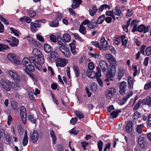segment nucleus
<instances>
[{
    "instance_id": "obj_57",
    "label": "nucleus",
    "mask_w": 151,
    "mask_h": 151,
    "mask_svg": "<svg viewBox=\"0 0 151 151\" xmlns=\"http://www.w3.org/2000/svg\"><path fill=\"white\" fill-rule=\"evenodd\" d=\"M10 30L11 31V33H13L14 35L18 37L19 36V34L18 31L14 28L12 27L10 28Z\"/></svg>"
},
{
    "instance_id": "obj_27",
    "label": "nucleus",
    "mask_w": 151,
    "mask_h": 151,
    "mask_svg": "<svg viewBox=\"0 0 151 151\" xmlns=\"http://www.w3.org/2000/svg\"><path fill=\"white\" fill-rule=\"evenodd\" d=\"M101 46L102 47L106 48H107L108 46V42L106 40L105 38L104 37H102L101 39Z\"/></svg>"
},
{
    "instance_id": "obj_7",
    "label": "nucleus",
    "mask_w": 151,
    "mask_h": 151,
    "mask_svg": "<svg viewBox=\"0 0 151 151\" xmlns=\"http://www.w3.org/2000/svg\"><path fill=\"white\" fill-rule=\"evenodd\" d=\"M59 49L66 57L68 58L70 56V51L68 48L66 47L64 45H62L59 47Z\"/></svg>"
},
{
    "instance_id": "obj_17",
    "label": "nucleus",
    "mask_w": 151,
    "mask_h": 151,
    "mask_svg": "<svg viewBox=\"0 0 151 151\" xmlns=\"http://www.w3.org/2000/svg\"><path fill=\"white\" fill-rule=\"evenodd\" d=\"M30 26L31 31L32 32H36L38 30V28L40 27V24L32 22L30 24Z\"/></svg>"
},
{
    "instance_id": "obj_2",
    "label": "nucleus",
    "mask_w": 151,
    "mask_h": 151,
    "mask_svg": "<svg viewBox=\"0 0 151 151\" xmlns=\"http://www.w3.org/2000/svg\"><path fill=\"white\" fill-rule=\"evenodd\" d=\"M106 58L109 62L111 65V68L109 73L112 76L115 75L116 72V69L117 65V62L116 59L111 54L108 53L105 55Z\"/></svg>"
},
{
    "instance_id": "obj_11",
    "label": "nucleus",
    "mask_w": 151,
    "mask_h": 151,
    "mask_svg": "<svg viewBox=\"0 0 151 151\" xmlns=\"http://www.w3.org/2000/svg\"><path fill=\"white\" fill-rule=\"evenodd\" d=\"M20 114L23 123L25 124L26 123L27 114L26 109L23 106L20 107Z\"/></svg>"
},
{
    "instance_id": "obj_42",
    "label": "nucleus",
    "mask_w": 151,
    "mask_h": 151,
    "mask_svg": "<svg viewBox=\"0 0 151 151\" xmlns=\"http://www.w3.org/2000/svg\"><path fill=\"white\" fill-rule=\"evenodd\" d=\"M9 49L8 45L0 44V51L4 52L5 50H8Z\"/></svg>"
},
{
    "instance_id": "obj_46",
    "label": "nucleus",
    "mask_w": 151,
    "mask_h": 151,
    "mask_svg": "<svg viewBox=\"0 0 151 151\" xmlns=\"http://www.w3.org/2000/svg\"><path fill=\"white\" fill-rule=\"evenodd\" d=\"M29 119L32 123L35 124L36 123L37 118L33 115L31 114H30L29 116Z\"/></svg>"
},
{
    "instance_id": "obj_19",
    "label": "nucleus",
    "mask_w": 151,
    "mask_h": 151,
    "mask_svg": "<svg viewBox=\"0 0 151 151\" xmlns=\"http://www.w3.org/2000/svg\"><path fill=\"white\" fill-rule=\"evenodd\" d=\"M135 81V80L134 78L131 76H129L128 77L127 82L128 88L129 89H130L133 88L134 83Z\"/></svg>"
},
{
    "instance_id": "obj_9",
    "label": "nucleus",
    "mask_w": 151,
    "mask_h": 151,
    "mask_svg": "<svg viewBox=\"0 0 151 151\" xmlns=\"http://www.w3.org/2000/svg\"><path fill=\"white\" fill-rule=\"evenodd\" d=\"M22 62L23 64L25 66L30 65L31 64V62L35 65L34 62H35V59L33 57H29V58H24L23 59Z\"/></svg>"
},
{
    "instance_id": "obj_64",
    "label": "nucleus",
    "mask_w": 151,
    "mask_h": 151,
    "mask_svg": "<svg viewBox=\"0 0 151 151\" xmlns=\"http://www.w3.org/2000/svg\"><path fill=\"white\" fill-rule=\"evenodd\" d=\"M11 104L12 109L14 110L16 109L17 108V102L14 101L11 102Z\"/></svg>"
},
{
    "instance_id": "obj_23",
    "label": "nucleus",
    "mask_w": 151,
    "mask_h": 151,
    "mask_svg": "<svg viewBox=\"0 0 151 151\" xmlns=\"http://www.w3.org/2000/svg\"><path fill=\"white\" fill-rule=\"evenodd\" d=\"M138 143L142 148H144L146 147L145 142L143 140V138L141 137H139L138 140Z\"/></svg>"
},
{
    "instance_id": "obj_29",
    "label": "nucleus",
    "mask_w": 151,
    "mask_h": 151,
    "mask_svg": "<svg viewBox=\"0 0 151 151\" xmlns=\"http://www.w3.org/2000/svg\"><path fill=\"white\" fill-rule=\"evenodd\" d=\"M74 42H75L73 41V42L69 44L71 52L74 55H75L76 53Z\"/></svg>"
},
{
    "instance_id": "obj_13",
    "label": "nucleus",
    "mask_w": 151,
    "mask_h": 151,
    "mask_svg": "<svg viewBox=\"0 0 151 151\" xmlns=\"http://www.w3.org/2000/svg\"><path fill=\"white\" fill-rule=\"evenodd\" d=\"M95 22L93 20L90 21L88 19H85L82 22V24L84 25H87L90 29H93L96 27V25L94 24Z\"/></svg>"
},
{
    "instance_id": "obj_25",
    "label": "nucleus",
    "mask_w": 151,
    "mask_h": 151,
    "mask_svg": "<svg viewBox=\"0 0 151 151\" xmlns=\"http://www.w3.org/2000/svg\"><path fill=\"white\" fill-rule=\"evenodd\" d=\"M120 38L122 45L126 47L127 46L128 39L126 38V36L124 35H121Z\"/></svg>"
},
{
    "instance_id": "obj_4",
    "label": "nucleus",
    "mask_w": 151,
    "mask_h": 151,
    "mask_svg": "<svg viewBox=\"0 0 151 151\" xmlns=\"http://www.w3.org/2000/svg\"><path fill=\"white\" fill-rule=\"evenodd\" d=\"M150 28L149 25H148L146 27L143 25H140L138 27L135 26L134 28L132 30L133 32L138 31L139 32H143L144 33L147 32L149 30Z\"/></svg>"
},
{
    "instance_id": "obj_45",
    "label": "nucleus",
    "mask_w": 151,
    "mask_h": 151,
    "mask_svg": "<svg viewBox=\"0 0 151 151\" xmlns=\"http://www.w3.org/2000/svg\"><path fill=\"white\" fill-rule=\"evenodd\" d=\"M143 103L148 106H151V97L148 96L146 99H144L143 101Z\"/></svg>"
},
{
    "instance_id": "obj_53",
    "label": "nucleus",
    "mask_w": 151,
    "mask_h": 151,
    "mask_svg": "<svg viewBox=\"0 0 151 151\" xmlns=\"http://www.w3.org/2000/svg\"><path fill=\"white\" fill-rule=\"evenodd\" d=\"M27 12L29 16L31 17H34L36 14V12L32 10L31 9H29L27 10Z\"/></svg>"
},
{
    "instance_id": "obj_12",
    "label": "nucleus",
    "mask_w": 151,
    "mask_h": 151,
    "mask_svg": "<svg viewBox=\"0 0 151 151\" xmlns=\"http://www.w3.org/2000/svg\"><path fill=\"white\" fill-rule=\"evenodd\" d=\"M68 62V60L66 59L59 58L56 62V65L57 67H63L66 65Z\"/></svg>"
},
{
    "instance_id": "obj_48",
    "label": "nucleus",
    "mask_w": 151,
    "mask_h": 151,
    "mask_svg": "<svg viewBox=\"0 0 151 151\" xmlns=\"http://www.w3.org/2000/svg\"><path fill=\"white\" fill-rule=\"evenodd\" d=\"M108 76L109 78H107L105 79V81L107 82V86H109L110 85V83H109V80L113 81L114 80V76H112L111 75V74L109 73V72L108 74Z\"/></svg>"
},
{
    "instance_id": "obj_41",
    "label": "nucleus",
    "mask_w": 151,
    "mask_h": 151,
    "mask_svg": "<svg viewBox=\"0 0 151 151\" xmlns=\"http://www.w3.org/2000/svg\"><path fill=\"white\" fill-rule=\"evenodd\" d=\"M9 49L8 45L0 44V51L4 52L5 50H8Z\"/></svg>"
},
{
    "instance_id": "obj_37",
    "label": "nucleus",
    "mask_w": 151,
    "mask_h": 151,
    "mask_svg": "<svg viewBox=\"0 0 151 151\" xmlns=\"http://www.w3.org/2000/svg\"><path fill=\"white\" fill-rule=\"evenodd\" d=\"M44 49L45 52L47 53L50 52L52 50L51 47L46 43L44 45Z\"/></svg>"
},
{
    "instance_id": "obj_32",
    "label": "nucleus",
    "mask_w": 151,
    "mask_h": 151,
    "mask_svg": "<svg viewBox=\"0 0 151 151\" xmlns=\"http://www.w3.org/2000/svg\"><path fill=\"white\" fill-rule=\"evenodd\" d=\"M121 111V110L120 109L116 110L113 111L110 113L111 117L113 118L116 117L117 116L119 113Z\"/></svg>"
},
{
    "instance_id": "obj_14",
    "label": "nucleus",
    "mask_w": 151,
    "mask_h": 151,
    "mask_svg": "<svg viewBox=\"0 0 151 151\" xmlns=\"http://www.w3.org/2000/svg\"><path fill=\"white\" fill-rule=\"evenodd\" d=\"M9 74L14 79V80L17 82H20V79L19 76L14 70H9Z\"/></svg>"
},
{
    "instance_id": "obj_55",
    "label": "nucleus",
    "mask_w": 151,
    "mask_h": 151,
    "mask_svg": "<svg viewBox=\"0 0 151 151\" xmlns=\"http://www.w3.org/2000/svg\"><path fill=\"white\" fill-rule=\"evenodd\" d=\"M142 103V100L141 99H140L139 100L138 102L136 104L135 106H134L133 110H137L138 109Z\"/></svg>"
},
{
    "instance_id": "obj_34",
    "label": "nucleus",
    "mask_w": 151,
    "mask_h": 151,
    "mask_svg": "<svg viewBox=\"0 0 151 151\" xmlns=\"http://www.w3.org/2000/svg\"><path fill=\"white\" fill-rule=\"evenodd\" d=\"M59 22L58 19H55L53 20L49 24V25L51 27H56L58 26Z\"/></svg>"
},
{
    "instance_id": "obj_62",
    "label": "nucleus",
    "mask_w": 151,
    "mask_h": 151,
    "mask_svg": "<svg viewBox=\"0 0 151 151\" xmlns=\"http://www.w3.org/2000/svg\"><path fill=\"white\" fill-rule=\"evenodd\" d=\"M0 19L1 21L4 24L8 25L9 24V22L7 20L4 18L2 15H0Z\"/></svg>"
},
{
    "instance_id": "obj_51",
    "label": "nucleus",
    "mask_w": 151,
    "mask_h": 151,
    "mask_svg": "<svg viewBox=\"0 0 151 151\" xmlns=\"http://www.w3.org/2000/svg\"><path fill=\"white\" fill-rule=\"evenodd\" d=\"M39 44V42L38 41L34 40L32 42H31L29 45L32 47L34 48L37 47Z\"/></svg>"
},
{
    "instance_id": "obj_52",
    "label": "nucleus",
    "mask_w": 151,
    "mask_h": 151,
    "mask_svg": "<svg viewBox=\"0 0 151 151\" xmlns=\"http://www.w3.org/2000/svg\"><path fill=\"white\" fill-rule=\"evenodd\" d=\"M97 145L99 151H102L103 142L101 140H99L97 143Z\"/></svg>"
},
{
    "instance_id": "obj_3",
    "label": "nucleus",
    "mask_w": 151,
    "mask_h": 151,
    "mask_svg": "<svg viewBox=\"0 0 151 151\" xmlns=\"http://www.w3.org/2000/svg\"><path fill=\"white\" fill-rule=\"evenodd\" d=\"M96 72L95 73L93 71L90 70H87L86 75L87 76L91 78L94 79L96 78L99 76H101V70L99 67L96 68Z\"/></svg>"
},
{
    "instance_id": "obj_33",
    "label": "nucleus",
    "mask_w": 151,
    "mask_h": 151,
    "mask_svg": "<svg viewBox=\"0 0 151 151\" xmlns=\"http://www.w3.org/2000/svg\"><path fill=\"white\" fill-rule=\"evenodd\" d=\"M28 137H27V131L26 130L22 141V144L23 146H25L27 145L28 142Z\"/></svg>"
},
{
    "instance_id": "obj_44",
    "label": "nucleus",
    "mask_w": 151,
    "mask_h": 151,
    "mask_svg": "<svg viewBox=\"0 0 151 151\" xmlns=\"http://www.w3.org/2000/svg\"><path fill=\"white\" fill-rule=\"evenodd\" d=\"M50 134L51 135V137L52 138V141L53 144L54 145L56 143V136L54 134V131L53 129L50 130Z\"/></svg>"
},
{
    "instance_id": "obj_50",
    "label": "nucleus",
    "mask_w": 151,
    "mask_h": 151,
    "mask_svg": "<svg viewBox=\"0 0 151 151\" xmlns=\"http://www.w3.org/2000/svg\"><path fill=\"white\" fill-rule=\"evenodd\" d=\"M74 113L80 119H82L84 117V115L81 112L75 111Z\"/></svg>"
},
{
    "instance_id": "obj_58",
    "label": "nucleus",
    "mask_w": 151,
    "mask_h": 151,
    "mask_svg": "<svg viewBox=\"0 0 151 151\" xmlns=\"http://www.w3.org/2000/svg\"><path fill=\"white\" fill-rule=\"evenodd\" d=\"M106 14L107 16H111L114 20H115V17L114 14L113 12L111 11H107L106 12Z\"/></svg>"
},
{
    "instance_id": "obj_15",
    "label": "nucleus",
    "mask_w": 151,
    "mask_h": 151,
    "mask_svg": "<svg viewBox=\"0 0 151 151\" xmlns=\"http://www.w3.org/2000/svg\"><path fill=\"white\" fill-rule=\"evenodd\" d=\"M9 43V45L12 47H17L19 43V40L14 37H12L10 39V40H6Z\"/></svg>"
},
{
    "instance_id": "obj_16",
    "label": "nucleus",
    "mask_w": 151,
    "mask_h": 151,
    "mask_svg": "<svg viewBox=\"0 0 151 151\" xmlns=\"http://www.w3.org/2000/svg\"><path fill=\"white\" fill-rule=\"evenodd\" d=\"M100 65L103 72H107L109 70V67L105 61L101 60L100 62Z\"/></svg>"
},
{
    "instance_id": "obj_5",
    "label": "nucleus",
    "mask_w": 151,
    "mask_h": 151,
    "mask_svg": "<svg viewBox=\"0 0 151 151\" xmlns=\"http://www.w3.org/2000/svg\"><path fill=\"white\" fill-rule=\"evenodd\" d=\"M0 83L4 89L6 91H10L12 82L1 79L0 81Z\"/></svg>"
},
{
    "instance_id": "obj_49",
    "label": "nucleus",
    "mask_w": 151,
    "mask_h": 151,
    "mask_svg": "<svg viewBox=\"0 0 151 151\" xmlns=\"http://www.w3.org/2000/svg\"><path fill=\"white\" fill-rule=\"evenodd\" d=\"M79 31L83 35H85L86 32L85 27L82 24L80 25Z\"/></svg>"
},
{
    "instance_id": "obj_24",
    "label": "nucleus",
    "mask_w": 151,
    "mask_h": 151,
    "mask_svg": "<svg viewBox=\"0 0 151 151\" xmlns=\"http://www.w3.org/2000/svg\"><path fill=\"white\" fill-rule=\"evenodd\" d=\"M82 2L81 0H73L72 4V7L73 9H76L78 7Z\"/></svg>"
},
{
    "instance_id": "obj_39",
    "label": "nucleus",
    "mask_w": 151,
    "mask_h": 151,
    "mask_svg": "<svg viewBox=\"0 0 151 151\" xmlns=\"http://www.w3.org/2000/svg\"><path fill=\"white\" fill-rule=\"evenodd\" d=\"M98 8L96 6H94L93 7L92 9H90L89 10V12L90 15L92 16H93L96 13V12L98 10Z\"/></svg>"
},
{
    "instance_id": "obj_40",
    "label": "nucleus",
    "mask_w": 151,
    "mask_h": 151,
    "mask_svg": "<svg viewBox=\"0 0 151 151\" xmlns=\"http://www.w3.org/2000/svg\"><path fill=\"white\" fill-rule=\"evenodd\" d=\"M73 68L76 74V76L78 77L79 76L80 74L79 68L77 65H73Z\"/></svg>"
},
{
    "instance_id": "obj_30",
    "label": "nucleus",
    "mask_w": 151,
    "mask_h": 151,
    "mask_svg": "<svg viewBox=\"0 0 151 151\" xmlns=\"http://www.w3.org/2000/svg\"><path fill=\"white\" fill-rule=\"evenodd\" d=\"M105 19V16L103 14L100 16L96 22H95L96 24H101L104 22Z\"/></svg>"
},
{
    "instance_id": "obj_22",
    "label": "nucleus",
    "mask_w": 151,
    "mask_h": 151,
    "mask_svg": "<svg viewBox=\"0 0 151 151\" xmlns=\"http://www.w3.org/2000/svg\"><path fill=\"white\" fill-rule=\"evenodd\" d=\"M133 122L131 121H128L127 124L126 126V129L128 133L131 132L133 130L132 129Z\"/></svg>"
},
{
    "instance_id": "obj_28",
    "label": "nucleus",
    "mask_w": 151,
    "mask_h": 151,
    "mask_svg": "<svg viewBox=\"0 0 151 151\" xmlns=\"http://www.w3.org/2000/svg\"><path fill=\"white\" fill-rule=\"evenodd\" d=\"M90 89L93 92L96 91L98 89L97 84L95 82L92 83L90 85Z\"/></svg>"
},
{
    "instance_id": "obj_54",
    "label": "nucleus",
    "mask_w": 151,
    "mask_h": 151,
    "mask_svg": "<svg viewBox=\"0 0 151 151\" xmlns=\"http://www.w3.org/2000/svg\"><path fill=\"white\" fill-rule=\"evenodd\" d=\"M144 127V125L143 124H141L140 125H137L136 128V131L138 133H141L142 132V128Z\"/></svg>"
},
{
    "instance_id": "obj_56",
    "label": "nucleus",
    "mask_w": 151,
    "mask_h": 151,
    "mask_svg": "<svg viewBox=\"0 0 151 151\" xmlns=\"http://www.w3.org/2000/svg\"><path fill=\"white\" fill-rule=\"evenodd\" d=\"M145 52L147 56H151V46H149L146 48Z\"/></svg>"
},
{
    "instance_id": "obj_38",
    "label": "nucleus",
    "mask_w": 151,
    "mask_h": 151,
    "mask_svg": "<svg viewBox=\"0 0 151 151\" xmlns=\"http://www.w3.org/2000/svg\"><path fill=\"white\" fill-rule=\"evenodd\" d=\"M63 40L64 42H68L70 41V35L68 34H64L63 37Z\"/></svg>"
},
{
    "instance_id": "obj_63",
    "label": "nucleus",
    "mask_w": 151,
    "mask_h": 151,
    "mask_svg": "<svg viewBox=\"0 0 151 151\" xmlns=\"http://www.w3.org/2000/svg\"><path fill=\"white\" fill-rule=\"evenodd\" d=\"M95 68L93 62H90L88 64V68L89 70H91Z\"/></svg>"
},
{
    "instance_id": "obj_47",
    "label": "nucleus",
    "mask_w": 151,
    "mask_h": 151,
    "mask_svg": "<svg viewBox=\"0 0 151 151\" xmlns=\"http://www.w3.org/2000/svg\"><path fill=\"white\" fill-rule=\"evenodd\" d=\"M120 36H116L114 37L113 42L116 44L118 45L120 44Z\"/></svg>"
},
{
    "instance_id": "obj_20",
    "label": "nucleus",
    "mask_w": 151,
    "mask_h": 151,
    "mask_svg": "<svg viewBox=\"0 0 151 151\" xmlns=\"http://www.w3.org/2000/svg\"><path fill=\"white\" fill-rule=\"evenodd\" d=\"M38 138V134L37 130H34L32 132V136L31 137V139L32 140L33 142L35 143L37 141Z\"/></svg>"
},
{
    "instance_id": "obj_35",
    "label": "nucleus",
    "mask_w": 151,
    "mask_h": 151,
    "mask_svg": "<svg viewBox=\"0 0 151 151\" xmlns=\"http://www.w3.org/2000/svg\"><path fill=\"white\" fill-rule=\"evenodd\" d=\"M113 13L115 15L118 16H121L122 15V13L121 9H120L117 7H116Z\"/></svg>"
},
{
    "instance_id": "obj_60",
    "label": "nucleus",
    "mask_w": 151,
    "mask_h": 151,
    "mask_svg": "<svg viewBox=\"0 0 151 151\" xmlns=\"http://www.w3.org/2000/svg\"><path fill=\"white\" fill-rule=\"evenodd\" d=\"M5 136L4 131L3 128H0V140L3 137Z\"/></svg>"
},
{
    "instance_id": "obj_10",
    "label": "nucleus",
    "mask_w": 151,
    "mask_h": 151,
    "mask_svg": "<svg viewBox=\"0 0 151 151\" xmlns=\"http://www.w3.org/2000/svg\"><path fill=\"white\" fill-rule=\"evenodd\" d=\"M7 58L9 60L16 64H18L20 63L19 59L15 54L11 53H9L7 55Z\"/></svg>"
},
{
    "instance_id": "obj_59",
    "label": "nucleus",
    "mask_w": 151,
    "mask_h": 151,
    "mask_svg": "<svg viewBox=\"0 0 151 151\" xmlns=\"http://www.w3.org/2000/svg\"><path fill=\"white\" fill-rule=\"evenodd\" d=\"M146 46L145 45H142L141 47L139 49V51L140 53H141L143 55H145V50Z\"/></svg>"
},
{
    "instance_id": "obj_26",
    "label": "nucleus",
    "mask_w": 151,
    "mask_h": 151,
    "mask_svg": "<svg viewBox=\"0 0 151 151\" xmlns=\"http://www.w3.org/2000/svg\"><path fill=\"white\" fill-rule=\"evenodd\" d=\"M24 70L25 72L28 74V72H29L34 71L35 68L34 66L31 64L30 65L25 66V68Z\"/></svg>"
},
{
    "instance_id": "obj_31",
    "label": "nucleus",
    "mask_w": 151,
    "mask_h": 151,
    "mask_svg": "<svg viewBox=\"0 0 151 151\" xmlns=\"http://www.w3.org/2000/svg\"><path fill=\"white\" fill-rule=\"evenodd\" d=\"M51 58L53 59L56 60L59 58V55L57 52L55 51H52L50 53Z\"/></svg>"
},
{
    "instance_id": "obj_8",
    "label": "nucleus",
    "mask_w": 151,
    "mask_h": 151,
    "mask_svg": "<svg viewBox=\"0 0 151 151\" xmlns=\"http://www.w3.org/2000/svg\"><path fill=\"white\" fill-rule=\"evenodd\" d=\"M133 94V93L132 91H128L127 92L126 95L124 97L120 102L121 105H122L125 104L127 102L128 99L132 96Z\"/></svg>"
},
{
    "instance_id": "obj_18",
    "label": "nucleus",
    "mask_w": 151,
    "mask_h": 151,
    "mask_svg": "<svg viewBox=\"0 0 151 151\" xmlns=\"http://www.w3.org/2000/svg\"><path fill=\"white\" fill-rule=\"evenodd\" d=\"M116 93V90L114 88H110L108 89V92L106 94V97L108 98L111 99Z\"/></svg>"
},
{
    "instance_id": "obj_36",
    "label": "nucleus",
    "mask_w": 151,
    "mask_h": 151,
    "mask_svg": "<svg viewBox=\"0 0 151 151\" xmlns=\"http://www.w3.org/2000/svg\"><path fill=\"white\" fill-rule=\"evenodd\" d=\"M141 115V114L139 113L138 111H136L135 112L133 116V118L134 122H136L138 119L139 118Z\"/></svg>"
},
{
    "instance_id": "obj_6",
    "label": "nucleus",
    "mask_w": 151,
    "mask_h": 151,
    "mask_svg": "<svg viewBox=\"0 0 151 151\" xmlns=\"http://www.w3.org/2000/svg\"><path fill=\"white\" fill-rule=\"evenodd\" d=\"M127 83L125 81H122L119 83V92L122 95H124L126 93L127 89Z\"/></svg>"
},
{
    "instance_id": "obj_21",
    "label": "nucleus",
    "mask_w": 151,
    "mask_h": 151,
    "mask_svg": "<svg viewBox=\"0 0 151 151\" xmlns=\"http://www.w3.org/2000/svg\"><path fill=\"white\" fill-rule=\"evenodd\" d=\"M126 73V71L124 70L123 68H120L118 70V79L120 80L123 77L124 74Z\"/></svg>"
},
{
    "instance_id": "obj_1",
    "label": "nucleus",
    "mask_w": 151,
    "mask_h": 151,
    "mask_svg": "<svg viewBox=\"0 0 151 151\" xmlns=\"http://www.w3.org/2000/svg\"><path fill=\"white\" fill-rule=\"evenodd\" d=\"M33 54L35 56L37 57V60H35L34 62L35 66L39 70H42V65L44 63V56L41 52L36 48H34L32 50Z\"/></svg>"
},
{
    "instance_id": "obj_61",
    "label": "nucleus",
    "mask_w": 151,
    "mask_h": 151,
    "mask_svg": "<svg viewBox=\"0 0 151 151\" xmlns=\"http://www.w3.org/2000/svg\"><path fill=\"white\" fill-rule=\"evenodd\" d=\"M57 42L58 44L61 45H63V40L62 39L61 37L59 36L57 38Z\"/></svg>"
},
{
    "instance_id": "obj_43",
    "label": "nucleus",
    "mask_w": 151,
    "mask_h": 151,
    "mask_svg": "<svg viewBox=\"0 0 151 151\" xmlns=\"http://www.w3.org/2000/svg\"><path fill=\"white\" fill-rule=\"evenodd\" d=\"M92 44L95 47L98 48L101 50H104V48L101 47L99 44V43L97 42L92 41L91 42Z\"/></svg>"
}]
</instances>
